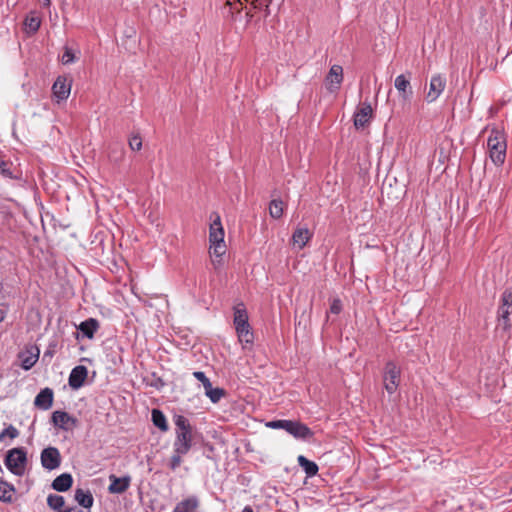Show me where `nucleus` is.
<instances>
[{
	"mask_svg": "<svg viewBox=\"0 0 512 512\" xmlns=\"http://www.w3.org/2000/svg\"><path fill=\"white\" fill-rule=\"evenodd\" d=\"M234 317L233 324L239 342L245 347L247 344H252L254 341V334L249 324V316L244 303L240 302L233 307Z\"/></svg>",
	"mask_w": 512,
	"mask_h": 512,
	"instance_id": "f257e3e1",
	"label": "nucleus"
},
{
	"mask_svg": "<svg viewBox=\"0 0 512 512\" xmlns=\"http://www.w3.org/2000/svg\"><path fill=\"white\" fill-rule=\"evenodd\" d=\"M175 440L173 449L180 454H187L192 447V426L183 415L174 417Z\"/></svg>",
	"mask_w": 512,
	"mask_h": 512,
	"instance_id": "f03ea898",
	"label": "nucleus"
},
{
	"mask_svg": "<svg viewBox=\"0 0 512 512\" xmlns=\"http://www.w3.org/2000/svg\"><path fill=\"white\" fill-rule=\"evenodd\" d=\"M487 148L491 161L496 166H502L506 159L507 142L505 132L493 127L487 139Z\"/></svg>",
	"mask_w": 512,
	"mask_h": 512,
	"instance_id": "7ed1b4c3",
	"label": "nucleus"
},
{
	"mask_svg": "<svg viewBox=\"0 0 512 512\" xmlns=\"http://www.w3.org/2000/svg\"><path fill=\"white\" fill-rule=\"evenodd\" d=\"M267 427L273 429H283L296 439L307 440L311 438L314 433L305 424L293 420H274L266 424Z\"/></svg>",
	"mask_w": 512,
	"mask_h": 512,
	"instance_id": "20e7f679",
	"label": "nucleus"
},
{
	"mask_svg": "<svg viewBox=\"0 0 512 512\" xmlns=\"http://www.w3.org/2000/svg\"><path fill=\"white\" fill-rule=\"evenodd\" d=\"M7 469L16 476H23L26 470L27 453L23 447L9 450L4 459Z\"/></svg>",
	"mask_w": 512,
	"mask_h": 512,
	"instance_id": "39448f33",
	"label": "nucleus"
},
{
	"mask_svg": "<svg viewBox=\"0 0 512 512\" xmlns=\"http://www.w3.org/2000/svg\"><path fill=\"white\" fill-rule=\"evenodd\" d=\"M512 314V291L504 290L501 299L500 305L497 312V318L500 325L503 326L504 330H509L512 326L510 315Z\"/></svg>",
	"mask_w": 512,
	"mask_h": 512,
	"instance_id": "423d86ee",
	"label": "nucleus"
},
{
	"mask_svg": "<svg viewBox=\"0 0 512 512\" xmlns=\"http://www.w3.org/2000/svg\"><path fill=\"white\" fill-rule=\"evenodd\" d=\"M401 370L393 361L386 363L383 372V382L389 394L396 392L400 383Z\"/></svg>",
	"mask_w": 512,
	"mask_h": 512,
	"instance_id": "0eeeda50",
	"label": "nucleus"
},
{
	"mask_svg": "<svg viewBox=\"0 0 512 512\" xmlns=\"http://www.w3.org/2000/svg\"><path fill=\"white\" fill-rule=\"evenodd\" d=\"M343 82V68L341 65H332L326 78L325 87L330 93H336Z\"/></svg>",
	"mask_w": 512,
	"mask_h": 512,
	"instance_id": "6e6552de",
	"label": "nucleus"
},
{
	"mask_svg": "<svg viewBox=\"0 0 512 512\" xmlns=\"http://www.w3.org/2000/svg\"><path fill=\"white\" fill-rule=\"evenodd\" d=\"M40 458L43 468L49 471L57 469L61 464V455L56 447L43 449Z\"/></svg>",
	"mask_w": 512,
	"mask_h": 512,
	"instance_id": "1a4fd4ad",
	"label": "nucleus"
},
{
	"mask_svg": "<svg viewBox=\"0 0 512 512\" xmlns=\"http://www.w3.org/2000/svg\"><path fill=\"white\" fill-rule=\"evenodd\" d=\"M72 80L65 76H58L52 86V92L57 102L66 100L71 92Z\"/></svg>",
	"mask_w": 512,
	"mask_h": 512,
	"instance_id": "9d476101",
	"label": "nucleus"
},
{
	"mask_svg": "<svg viewBox=\"0 0 512 512\" xmlns=\"http://www.w3.org/2000/svg\"><path fill=\"white\" fill-rule=\"evenodd\" d=\"M446 87V79L440 74L431 77L429 90L426 94V101L432 103L436 101Z\"/></svg>",
	"mask_w": 512,
	"mask_h": 512,
	"instance_id": "9b49d317",
	"label": "nucleus"
},
{
	"mask_svg": "<svg viewBox=\"0 0 512 512\" xmlns=\"http://www.w3.org/2000/svg\"><path fill=\"white\" fill-rule=\"evenodd\" d=\"M51 421L55 427L65 431L71 430L77 424V420L74 417L61 410L52 413Z\"/></svg>",
	"mask_w": 512,
	"mask_h": 512,
	"instance_id": "f8f14e48",
	"label": "nucleus"
},
{
	"mask_svg": "<svg viewBox=\"0 0 512 512\" xmlns=\"http://www.w3.org/2000/svg\"><path fill=\"white\" fill-rule=\"evenodd\" d=\"M372 118V107L370 103H361L354 113V126L357 129L364 128Z\"/></svg>",
	"mask_w": 512,
	"mask_h": 512,
	"instance_id": "ddd939ff",
	"label": "nucleus"
},
{
	"mask_svg": "<svg viewBox=\"0 0 512 512\" xmlns=\"http://www.w3.org/2000/svg\"><path fill=\"white\" fill-rule=\"evenodd\" d=\"M100 328L99 321L95 318H88L84 321H82L78 326L76 333V339L79 340L80 337L82 338H88L92 339L94 337V334L98 331Z\"/></svg>",
	"mask_w": 512,
	"mask_h": 512,
	"instance_id": "4468645a",
	"label": "nucleus"
},
{
	"mask_svg": "<svg viewBox=\"0 0 512 512\" xmlns=\"http://www.w3.org/2000/svg\"><path fill=\"white\" fill-rule=\"evenodd\" d=\"M88 375V370L83 365L74 367L69 375L68 384L72 389H79L83 386Z\"/></svg>",
	"mask_w": 512,
	"mask_h": 512,
	"instance_id": "2eb2a0df",
	"label": "nucleus"
},
{
	"mask_svg": "<svg viewBox=\"0 0 512 512\" xmlns=\"http://www.w3.org/2000/svg\"><path fill=\"white\" fill-rule=\"evenodd\" d=\"M200 500L196 495H190L176 504L172 512H198Z\"/></svg>",
	"mask_w": 512,
	"mask_h": 512,
	"instance_id": "dca6fc26",
	"label": "nucleus"
},
{
	"mask_svg": "<svg viewBox=\"0 0 512 512\" xmlns=\"http://www.w3.org/2000/svg\"><path fill=\"white\" fill-rule=\"evenodd\" d=\"M111 483L108 487L110 493L114 494H122L124 493L130 486L131 477L126 475L123 477H116L115 475H110L109 477Z\"/></svg>",
	"mask_w": 512,
	"mask_h": 512,
	"instance_id": "f3484780",
	"label": "nucleus"
},
{
	"mask_svg": "<svg viewBox=\"0 0 512 512\" xmlns=\"http://www.w3.org/2000/svg\"><path fill=\"white\" fill-rule=\"evenodd\" d=\"M224 229L221 224L220 216L217 215L216 219L210 224L209 229V243L218 244L225 243L224 241Z\"/></svg>",
	"mask_w": 512,
	"mask_h": 512,
	"instance_id": "a211bd4d",
	"label": "nucleus"
},
{
	"mask_svg": "<svg viewBox=\"0 0 512 512\" xmlns=\"http://www.w3.org/2000/svg\"><path fill=\"white\" fill-rule=\"evenodd\" d=\"M53 390L51 388L42 389L34 400V405L42 410H48L53 404Z\"/></svg>",
	"mask_w": 512,
	"mask_h": 512,
	"instance_id": "6ab92c4d",
	"label": "nucleus"
},
{
	"mask_svg": "<svg viewBox=\"0 0 512 512\" xmlns=\"http://www.w3.org/2000/svg\"><path fill=\"white\" fill-rule=\"evenodd\" d=\"M312 234L308 228H297L292 235V243L299 250L303 249L304 246L311 239Z\"/></svg>",
	"mask_w": 512,
	"mask_h": 512,
	"instance_id": "aec40b11",
	"label": "nucleus"
},
{
	"mask_svg": "<svg viewBox=\"0 0 512 512\" xmlns=\"http://www.w3.org/2000/svg\"><path fill=\"white\" fill-rule=\"evenodd\" d=\"M72 484V475L69 473H63L53 480L51 487L57 492H65L71 488Z\"/></svg>",
	"mask_w": 512,
	"mask_h": 512,
	"instance_id": "412c9836",
	"label": "nucleus"
},
{
	"mask_svg": "<svg viewBox=\"0 0 512 512\" xmlns=\"http://www.w3.org/2000/svg\"><path fill=\"white\" fill-rule=\"evenodd\" d=\"M75 501L83 508L90 509L93 506L94 498L89 490L78 488L75 490Z\"/></svg>",
	"mask_w": 512,
	"mask_h": 512,
	"instance_id": "4be33fe9",
	"label": "nucleus"
},
{
	"mask_svg": "<svg viewBox=\"0 0 512 512\" xmlns=\"http://www.w3.org/2000/svg\"><path fill=\"white\" fill-rule=\"evenodd\" d=\"M39 352L33 353L32 351H24L19 353V360L21 362V367L24 370H30L38 361Z\"/></svg>",
	"mask_w": 512,
	"mask_h": 512,
	"instance_id": "5701e85b",
	"label": "nucleus"
},
{
	"mask_svg": "<svg viewBox=\"0 0 512 512\" xmlns=\"http://www.w3.org/2000/svg\"><path fill=\"white\" fill-rule=\"evenodd\" d=\"M40 25L41 19L34 12H31L29 15H27L24 20L25 31L28 34L36 33L39 30Z\"/></svg>",
	"mask_w": 512,
	"mask_h": 512,
	"instance_id": "b1692460",
	"label": "nucleus"
},
{
	"mask_svg": "<svg viewBox=\"0 0 512 512\" xmlns=\"http://www.w3.org/2000/svg\"><path fill=\"white\" fill-rule=\"evenodd\" d=\"M395 88L402 94L404 99H407L412 94L410 88V82L404 75H399L396 77L394 82Z\"/></svg>",
	"mask_w": 512,
	"mask_h": 512,
	"instance_id": "393cba45",
	"label": "nucleus"
},
{
	"mask_svg": "<svg viewBox=\"0 0 512 512\" xmlns=\"http://www.w3.org/2000/svg\"><path fill=\"white\" fill-rule=\"evenodd\" d=\"M298 463L301 466V468L305 471L307 476L312 477L317 474L318 465L315 462L307 459L305 456L300 455L298 457Z\"/></svg>",
	"mask_w": 512,
	"mask_h": 512,
	"instance_id": "a878e982",
	"label": "nucleus"
},
{
	"mask_svg": "<svg viewBox=\"0 0 512 512\" xmlns=\"http://www.w3.org/2000/svg\"><path fill=\"white\" fill-rule=\"evenodd\" d=\"M152 422L153 424L159 428L161 431H168V423L164 413L158 409L152 410Z\"/></svg>",
	"mask_w": 512,
	"mask_h": 512,
	"instance_id": "bb28decb",
	"label": "nucleus"
},
{
	"mask_svg": "<svg viewBox=\"0 0 512 512\" xmlns=\"http://www.w3.org/2000/svg\"><path fill=\"white\" fill-rule=\"evenodd\" d=\"M15 489L12 485L0 480V500L3 502H12Z\"/></svg>",
	"mask_w": 512,
	"mask_h": 512,
	"instance_id": "cd10ccee",
	"label": "nucleus"
},
{
	"mask_svg": "<svg viewBox=\"0 0 512 512\" xmlns=\"http://www.w3.org/2000/svg\"><path fill=\"white\" fill-rule=\"evenodd\" d=\"M284 203L282 200L274 199L269 205V214L274 219H279L283 215Z\"/></svg>",
	"mask_w": 512,
	"mask_h": 512,
	"instance_id": "c85d7f7f",
	"label": "nucleus"
},
{
	"mask_svg": "<svg viewBox=\"0 0 512 512\" xmlns=\"http://www.w3.org/2000/svg\"><path fill=\"white\" fill-rule=\"evenodd\" d=\"M65 500L63 496L57 494H50L47 497V504L52 510L61 511V508L64 506Z\"/></svg>",
	"mask_w": 512,
	"mask_h": 512,
	"instance_id": "c756f323",
	"label": "nucleus"
},
{
	"mask_svg": "<svg viewBox=\"0 0 512 512\" xmlns=\"http://www.w3.org/2000/svg\"><path fill=\"white\" fill-rule=\"evenodd\" d=\"M11 163L0 160V174L8 179H18L19 177L11 170Z\"/></svg>",
	"mask_w": 512,
	"mask_h": 512,
	"instance_id": "7c9ffc66",
	"label": "nucleus"
},
{
	"mask_svg": "<svg viewBox=\"0 0 512 512\" xmlns=\"http://www.w3.org/2000/svg\"><path fill=\"white\" fill-rule=\"evenodd\" d=\"M225 390L223 388H212L205 395L210 399L212 403H218L222 397L225 396Z\"/></svg>",
	"mask_w": 512,
	"mask_h": 512,
	"instance_id": "2f4dec72",
	"label": "nucleus"
},
{
	"mask_svg": "<svg viewBox=\"0 0 512 512\" xmlns=\"http://www.w3.org/2000/svg\"><path fill=\"white\" fill-rule=\"evenodd\" d=\"M76 60H77V57H76L74 51L70 47L65 46L63 54L61 56L62 64H64V65L72 64Z\"/></svg>",
	"mask_w": 512,
	"mask_h": 512,
	"instance_id": "473e14b6",
	"label": "nucleus"
},
{
	"mask_svg": "<svg viewBox=\"0 0 512 512\" xmlns=\"http://www.w3.org/2000/svg\"><path fill=\"white\" fill-rule=\"evenodd\" d=\"M19 431L13 425H9L0 432V441H4L6 437L14 439L18 437Z\"/></svg>",
	"mask_w": 512,
	"mask_h": 512,
	"instance_id": "72a5a7b5",
	"label": "nucleus"
},
{
	"mask_svg": "<svg viewBox=\"0 0 512 512\" xmlns=\"http://www.w3.org/2000/svg\"><path fill=\"white\" fill-rule=\"evenodd\" d=\"M226 252L225 243L210 244V254L217 258H220Z\"/></svg>",
	"mask_w": 512,
	"mask_h": 512,
	"instance_id": "f704fd0d",
	"label": "nucleus"
},
{
	"mask_svg": "<svg viewBox=\"0 0 512 512\" xmlns=\"http://www.w3.org/2000/svg\"><path fill=\"white\" fill-rule=\"evenodd\" d=\"M255 4V8H262L265 7L266 15L270 14L269 6L272 5L274 2H277L278 4H281L283 0H253Z\"/></svg>",
	"mask_w": 512,
	"mask_h": 512,
	"instance_id": "c9c22d12",
	"label": "nucleus"
},
{
	"mask_svg": "<svg viewBox=\"0 0 512 512\" xmlns=\"http://www.w3.org/2000/svg\"><path fill=\"white\" fill-rule=\"evenodd\" d=\"M184 455L185 454H180L173 449V455L171 456L170 460V468L172 470H176L181 465L182 457Z\"/></svg>",
	"mask_w": 512,
	"mask_h": 512,
	"instance_id": "e433bc0d",
	"label": "nucleus"
},
{
	"mask_svg": "<svg viewBox=\"0 0 512 512\" xmlns=\"http://www.w3.org/2000/svg\"><path fill=\"white\" fill-rule=\"evenodd\" d=\"M129 146L133 151H139L142 148V139L139 135H133L129 139Z\"/></svg>",
	"mask_w": 512,
	"mask_h": 512,
	"instance_id": "4c0bfd02",
	"label": "nucleus"
},
{
	"mask_svg": "<svg viewBox=\"0 0 512 512\" xmlns=\"http://www.w3.org/2000/svg\"><path fill=\"white\" fill-rule=\"evenodd\" d=\"M342 310V303L339 299H334L330 305V311L333 314H339Z\"/></svg>",
	"mask_w": 512,
	"mask_h": 512,
	"instance_id": "58836bf2",
	"label": "nucleus"
},
{
	"mask_svg": "<svg viewBox=\"0 0 512 512\" xmlns=\"http://www.w3.org/2000/svg\"><path fill=\"white\" fill-rule=\"evenodd\" d=\"M193 376L198 380L200 381L201 383H203L205 380L207 381V376L205 375L204 372L202 371H195L193 372Z\"/></svg>",
	"mask_w": 512,
	"mask_h": 512,
	"instance_id": "ea45409f",
	"label": "nucleus"
},
{
	"mask_svg": "<svg viewBox=\"0 0 512 512\" xmlns=\"http://www.w3.org/2000/svg\"><path fill=\"white\" fill-rule=\"evenodd\" d=\"M202 384L205 389V393H207L209 390H211L213 388L209 378H207V381L205 380Z\"/></svg>",
	"mask_w": 512,
	"mask_h": 512,
	"instance_id": "a19ab883",
	"label": "nucleus"
},
{
	"mask_svg": "<svg viewBox=\"0 0 512 512\" xmlns=\"http://www.w3.org/2000/svg\"><path fill=\"white\" fill-rule=\"evenodd\" d=\"M60 512H85V511H83L82 509L74 506V507L67 508V509H65L63 511H60Z\"/></svg>",
	"mask_w": 512,
	"mask_h": 512,
	"instance_id": "79ce46f5",
	"label": "nucleus"
},
{
	"mask_svg": "<svg viewBox=\"0 0 512 512\" xmlns=\"http://www.w3.org/2000/svg\"><path fill=\"white\" fill-rule=\"evenodd\" d=\"M41 5L44 7H49L51 4V0H39Z\"/></svg>",
	"mask_w": 512,
	"mask_h": 512,
	"instance_id": "37998d69",
	"label": "nucleus"
},
{
	"mask_svg": "<svg viewBox=\"0 0 512 512\" xmlns=\"http://www.w3.org/2000/svg\"><path fill=\"white\" fill-rule=\"evenodd\" d=\"M5 318V310L4 308L0 307V322L3 321Z\"/></svg>",
	"mask_w": 512,
	"mask_h": 512,
	"instance_id": "c03bdc74",
	"label": "nucleus"
},
{
	"mask_svg": "<svg viewBox=\"0 0 512 512\" xmlns=\"http://www.w3.org/2000/svg\"><path fill=\"white\" fill-rule=\"evenodd\" d=\"M242 512H254L251 506H245Z\"/></svg>",
	"mask_w": 512,
	"mask_h": 512,
	"instance_id": "a18cd8bd",
	"label": "nucleus"
}]
</instances>
